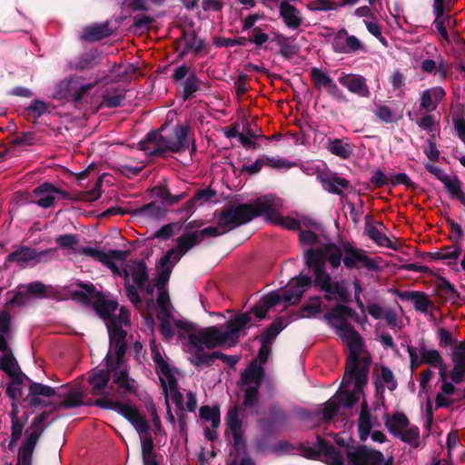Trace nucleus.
I'll list each match as a JSON object with an SVG mask.
<instances>
[{
    "label": "nucleus",
    "mask_w": 465,
    "mask_h": 465,
    "mask_svg": "<svg viewBox=\"0 0 465 465\" xmlns=\"http://www.w3.org/2000/svg\"><path fill=\"white\" fill-rule=\"evenodd\" d=\"M195 349L193 356L189 357V361L199 370L203 366H211L215 360H218V351L206 353L203 346H193Z\"/></svg>",
    "instance_id": "4c0bfd02"
},
{
    "label": "nucleus",
    "mask_w": 465,
    "mask_h": 465,
    "mask_svg": "<svg viewBox=\"0 0 465 465\" xmlns=\"http://www.w3.org/2000/svg\"><path fill=\"white\" fill-rule=\"evenodd\" d=\"M179 41L184 42V46L178 55L179 58H183L190 52H193L195 55H199L203 52L206 46L205 40L198 38L197 33L194 30L188 32L183 28Z\"/></svg>",
    "instance_id": "b1692460"
},
{
    "label": "nucleus",
    "mask_w": 465,
    "mask_h": 465,
    "mask_svg": "<svg viewBox=\"0 0 465 465\" xmlns=\"http://www.w3.org/2000/svg\"><path fill=\"white\" fill-rule=\"evenodd\" d=\"M338 81L342 86L346 87L349 92L360 97L369 98L371 96L366 79L361 74H342Z\"/></svg>",
    "instance_id": "a211bd4d"
},
{
    "label": "nucleus",
    "mask_w": 465,
    "mask_h": 465,
    "mask_svg": "<svg viewBox=\"0 0 465 465\" xmlns=\"http://www.w3.org/2000/svg\"><path fill=\"white\" fill-rule=\"evenodd\" d=\"M129 213L135 219L159 221L166 216L167 209L163 203L153 201L132 210Z\"/></svg>",
    "instance_id": "aec40b11"
},
{
    "label": "nucleus",
    "mask_w": 465,
    "mask_h": 465,
    "mask_svg": "<svg viewBox=\"0 0 465 465\" xmlns=\"http://www.w3.org/2000/svg\"><path fill=\"white\" fill-rule=\"evenodd\" d=\"M122 4L127 5L134 13L142 12L133 16L134 27L142 33L149 31L155 18L159 16L151 11L147 2H122Z\"/></svg>",
    "instance_id": "4468645a"
},
{
    "label": "nucleus",
    "mask_w": 465,
    "mask_h": 465,
    "mask_svg": "<svg viewBox=\"0 0 465 465\" xmlns=\"http://www.w3.org/2000/svg\"><path fill=\"white\" fill-rule=\"evenodd\" d=\"M188 341L192 346H204L208 350L230 345V341L225 331H222L217 326L200 329L188 335Z\"/></svg>",
    "instance_id": "9d476101"
},
{
    "label": "nucleus",
    "mask_w": 465,
    "mask_h": 465,
    "mask_svg": "<svg viewBox=\"0 0 465 465\" xmlns=\"http://www.w3.org/2000/svg\"><path fill=\"white\" fill-rule=\"evenodd\" d=\"M248 43L246 37L240 36L236 38H226L215 36L213 38V45L216 47H232V46H245Z\"/></svg>",
    "instance_id": "bf43d9fd"
},
{
    "label": "nucleus",
    "mask_w": 465,
    "mask_h": 465,
    "mask_svg": "<svg viewBox=\"0 0 465 465\" xmlns=\"http://www.w3.org/2000/svg\"><path fill=\"white\" fill-rule=\"evenodd\" d=\"M335 442L346 449L345 454L351 465H381L383 461L381 451L368 448L366 445H350L345 439L339 436H336Z\"/></svg>",
    "instance_id": "0eeeda50"
},
{
    "label": "nucleus",
    "mask_w": 465,
    "mask_h": 465,
    "mask_svg": "<svg viewBox=\"0 0 465 465\" xmlns=\"http://www.w3.org/2000/svg\"><path fill=\"white\" fill-rule=\"evenodd\" d=\"M92 304L98 316L105 320L106 322H109V320L118 308V302L114 300L105 299L102 292L96 294V299Z\"/></svg>",
    "instance_id": "2f4dec72"
},
{
    "label": "nucleus",
    "mask_w": 465,
    "mask_h": 465,
    "mask_svg": "<svg viewBox=\"0 0 465 465\" xmlns=\"http://www.w3.org/2000/svg\"><path fill=\"white\" fill-rule=\"evenodd\" d=\"M176 247L171 249L175 252L172 258L173 263H177L189 250L201 242L196 232H186L176 239Z\"/></svg>",
    "instance_id": "cd10ccee"
},
{
    "label": "nucleus",
    "mask_w": 465,
    "mask_h": 465,
    "mask_svg": "<svg viewBox=\"0 0 465 465\" xmlns=\"http://www.w3.org/2000/svg\"><path fill=\"white\" fill-rule=\"evenodd\" d=\"M174 252V250H168L160 259L161 271L157 273L156 278L152 280L158 291L165 290V286L170 280L173 267L175 264L172 260Z\"/></svg>",
    "instance_id": "bb28decb"
},
{
    "label": "nucleus",
    "mask_w": 465,
    "mask_h": 465,
    "mask_svg": "<svg viewBox=\"0 0 465 465\" xmlns=\"http://www.w3.org/2000/svg\"><path fill=\"white\" fill-rule=\"evenodd\" d=\"M94 404L104 410L114 411L125 418L130 423L134 421L141 416L139 410L130 403H124L114 401L109 398H98Z\"/></svg>",
    "instance_id": "2eb2a0df"
},
{
    "label": "nucleus",
    "mask_w": 465,
    "mask_h": 465,
    "mask_svg": "<svg viewBox=\"0 0 465 465\" xmlns=\"http://www.w3.org/2000/svg\"><path fill=\"white\" fill-rule=\"evenodd\" d=\"M306 266L312 270L313 286L324 292L323 299L329 302L341 301L349 303L351 295L345 284L333 280L326 271V262L331 269H337L341 262L348 270L365 268L371 272H379L377 262L370 258L365 250L353 246L350 242H341L340 245L329 242L319 248H310L304 253Z\"/></svg>",
    "instance_id": "f257e3e1"
},
{
    "label": "nucleus",
    "mask_w": 465,
    "mask_h": 465,
    "mask_svg": "<svg viewBox=\"0 0 465 465\" xmlns=\"http://www.w3.org/2000/svg\"><path fill=\"white\" fill-rule=\"evenodd\" d=\"M105 365L111 370L113 375V384L118 386L117 392L124 394H132L136 392L135 381L129 377V371L123 367L124 361H118L113 359L111 350L104 358Z\"/></svg>",
    "instance_id": "1a4fd4ad"
},
{
    "label": "nucleus",
    "mask_w": 465,
    "mask_h": 465,
    "mask_svg": "<svg viewBox=\"0 0 465 465\" xmlns=\"http://www.w3.org/2000/svg\"><path fill=\"white\" fill-rule=\"evenodd\" d=\"M47 111V104L39 99L34 100L30 105L26 107V112L29 115L38 119Z\"/></svg>",
    "instance_id": "774afa93"
},
{
    "label": "nucleus",
    "mask_w": 465,
    "mask_h": 465,
    "mask_svg": "<svg viewBox=\"0 0 465 465\" xmlns=\"http://www.w3.org/2000/svg\"><path fill=\"white\" fill-rule=\"evenodd\" d=\"M280 17L284 25L292 30H298L303 24L302 13L290 2H279Z\"/></svg>",
    "instance_id": "a878e982"
},
{
    "label": "nucleus",
    "mask_w": 465,
    "mask_h": 465,
    "mask_svg": "<svg viewBox=\"0 0 465 465\" xmlns=\"http://www.w3.org/2000/svg\"><path fill=\"white\" fill-rule=\"evenodd\" d=\"M11 332V315L3 310L0 312V351L7 350V337Z\"/></svg>",
    "instance_id": "37998d69"
},
{
    "label": "nucleus",
    "mask_w": 465,
    "mask_h": 465,
    "mask_svg": "<svg viewBox=\"0 0 465 465\" xmlns=\"http://www.w3.org/2000/svg\"><path fill=\"white\" fill-rule=\"evenodd\" d=\"M372 113L378 119L385 124L397 123L400 119V116H397L389 106L383 104H376Z\"/></svg>",
    "instance_id": "5fc2aeb1"
},
{
    "label": "nucleus",
    "mask_w": 465,
    "mask_h": 465,
    "mask_svg": "<svg viewBox=\"0 0 465 465\" xmlns=\"http://www.w3.org/2000/svg\"><path fill=\"white\" fill-rule=\"evenodd\" d=\"M324 313V319L336 329L337 334L346 340L350 353L346 361V376L348 381H356V389L361 391L367 385L368 374L371 363L369 354L361 356L360 352L364 345V341L360 333L349 322V319H354L357 312L341 301Z\"/></svg>",
    "instance_id": "f03ea898"
},
{
    "label": "nucleus",
    "mask_w": 465,
    "mask_h": 465,
    "mask_svg": "<svg viewBox=\"0 0 465 465\" xmlns=\"http://www.w3.org/2000/svg\"><path fill=\"white\" fill-rule=\"evenodd\" d=\"M111 370L106 366L105 369H100L93 372L88 378V383L92 386L91 393L94 396H102L108 398L110 392L106 391L111 380Z\"/></svg>",
    "instance_id": "412c9836"
},
{
    "label": "nucleus",
    "mask_w": 465,
    "mask_h": 465,
    "mask_svg": "<svg viewBox=\"0 0 465 465\" xmlns=\"http://www.w3.org/2000/svg\"><path fill=\"white\" fill-rule=\"evenodd\" d=\"M277 216L272 195H264L254 200L253 203L226 204L218 215V225L224 232L250 223L252 219L264 215Z\"/></svg>",
    "instance_id": "7ed1b4c3"
},
{
    "label": "nucleus",
    "mask_w": 465,
    "mask_h": 465,
    "mask_svg": "<svg viewBox=\"0 0 465 465\" xmlns=\"http://www.w3.org/2000/svg\"><path fill=\"white\" fill-rule=\"evenodd\" d=\"M269 420H260V424L266 428V432H272L274 424H284L287 420V414L283 408L277 402L272 403L268 409Z\"/></svg>",
    "instance_id": "72a5a7b5"
},
{
    "label": "nucleus",
    "mask_w": 465,
    "mask_h": 465,
    "mask_svg": "<svg viewBox=\"0 0 465 465\" xmlns=\"http://www.w3.org/2000/svg\"><path fill=\"white\" fill-rule=\"evenodd\" d=\"M121 272L122 275L120 276L124 277V286L126 297L130 302L137 308L142 304V299L140 297L139 292H137V288L130 282V277H132L131 270L129 271L128 269L124 268Z\"/></svg>",
    "instance_id": "79ce46f5"
},
{
    "label": "nucleus",
    "mask_w": 465,
    "mask_h": 465,
    "mask_svg": "<svg viewBox=\"0 0 465 465\" xmlns=\"http://www.w3.org/2000/svg\"><path fill=\"white\" fill-rule=\"evenodd\" d=\"M45 185H52V183L45 182V183L37 185L33 190V193L39 197V199L35 201L34 203L35 204H37L39 207L47 209L54 205V201H55V196L54 195V193L42 192V191H44L43 187H45Z\"/></svg>",
    "instance_id": "a18cd8bd"
},
{
    "label": "nucleus",
    "mask_w": 465,
    "mask_h": 465,
    "mask_svg": "<svg viewBox=\"0 0 465 465\" xmlns=\"http://www.w3.org/2000/svg\"><path fill=\"white\" fill-rule=\"evenodd\" d=\"M317 179L325 191L335 195H341L343 190L351 187L350 181L339 176L336 173L321 172L317 173Z\"/></svg>",
    "instance_id": "f3484780"
},
{
    "label": "nucleus",
    "mask_w": 465,
    "mask_h": 465,
    "mask_svg": "<svg viewBox=\"0 0 465 465\" xmlns=\"http://www.w3.org/2000/svg\"><path fill=\"white\" fill-rule=\"evenodd\" d=\"M418 350L420 355L422 358L421 361H423L424 364H429L435 368L436 366H441V362L444 361L440 352L438 350L427 349L425 341L423 339L420 341Z\"/></svg>",
    "instance_id": "ea45409f"
},
{
    "label": "nucleus",
    "mask_w": 465,
    "mask_h": 465,
    "mask_svg": "<svg viewBox=\"0 0 465 465\" xmlns=\"http://www.w3.org/2000/svg\"><path fill=\"white\" fill-rule=\"evenodd\" d=\"M409 424V419L403 412L401 411H396L393 413L391 419L387 416L385 420V426L395 437H397L398 434H401L400 429H407Z\"/></svg>",
    "instance_id": "58836bf2"
},
{
    "label": "nucleus",
    "mask_w": 465,
    "mask_h": 465,
    "mask_svg": "<svg viewBox=\"0 0 465 465\" xmlns=\"http://www.w3.org/2000/svg\"><path fill=\"white\" fill-rule=\"evenodd\" d=\"M94 87V84H80L78 77H72L63 81L59 84L58 94L61 97L74 103V106H80L85 102L89 92Z\"/></svg>",
    "instance_id": "f8f14e48"
},
{
    "label": "nucleus",
    "mask_w": 465,
    "mask_h": 465,
    "mask_svg": "<svg viewBox=\"0 0 465 465\" xmlns=\"http://www.w3.org/2000/svg\"><path fill=\"white\" fill-rule=\"evenodd\" d=\"M81 405H83V394L79 391H71L60 403V407L63 409L76 408Z\"/></svg>",
    "instance_id": "69168bd1"
},
{
    "label": "nucleus",
    "mask_w": 465,
    "mask_h": 465,
    "mask_svg": "<svg viewBox=\"0 0 465 465\" xmlns=\"http://www.w3.org/2000/svg\"><path fill=\"white\" fill-rule=\"evenodd\" d=\"M328 151L341 159H348L352 154L351 145L341 139L330 140L327 146Z\"/></svg>",
    "instance_id": "a19ab883"
},
{
    "label": "nucleus",
    "mask_w": 465,
    "mask_h": 465,
    "mask_svg": "<svg viewBox=\"0 0 465 465\" xmlns=\"http://www.w3.org/2000/svg\"><path fill=\"white\" fill-rule=\"evenodd\" d=\"M435 291L439 296L443 297L445 300L451 301L452 303H456L458 300L460 299V294L454 285L442 276L437 279Z\"/></svg>",
    "instance_id": "e433bc0d"
},
{
    "label": "nucleus",
    "mask_w": 465,
    "mask_h": 465,
    "mask_svg": "<svg viewBox=\"0 0 465 465\" xmlns=\"http://www.w3.org/2000/svg\"><path fill=\"white\" fill-rule=\"evenodd\" d=\"M444 187L452 199L460 201L465 206V193L461 189L462 183L458 176L450 177L444 183Z\"/></svg>",
    "instance_id": "49530a36"
},
{
    "label": "nucleus",
    "mask_w": 465,
    "mask_h": 465,
    "mask_svg": "<svg viewBox=\"0 0 465 465\" xmlns=\"http://www.w3.org/2000/svg\"><path fill=\"white\" fill-rule=\"evenodd\" d=\"M282 317H277L260 337L261 343L270 344L273 339L284 329Z\"/></svg>",
    "instance_id": "09e8293b"
},
{
    "label": "nucleus",
    "mask_w": 465,
    "mask_h": 465,
    "mask_svg": "<svg viewBox=\"0 0 465 465\" xmlns=\"http://www.w3.org/2000/svg\"><path fill=\"white\" fill-rule=\"evenodd\" d=\"M322 297L315 295L310 298V302L303 304L300 311L301 317H312L322 312Z\"/></svg>",
    "instance_id": "4d7b16f0"
},
{
    "label": "nucleus",
    "mask_w": 465,
    "mask_h": 465,
    "mask_svg": "<svg viewBox=\"0 0 465 465\" xmlns=\"http://www.w3.org/2000/svg\"><path fill=\"white\" fill-rule=\"evenodd\" d=\"M271 42H274L280 47L276 54L285 60H291L300 53V47L293 43V37H288L282 34L277 33L271 39Z\"/></svg>",
    "instance_id": "c756f323"
},
{
    "label": "nucleus",
    "mask_w": 465,
    "mask_h": 465,
    "mask_svg": "<svg viewBox=\"0 0 465 465\" xmlns=\"http://www.w3.org/2000/svg\"><path fill=\"white\" fill-rule=\"evenodd\" d=\"M114 30L110 28L109 21L93 24L84 28L82 39L86 42H97L111 36Z\"/></svg>",
    "instance_id": "7c9ffc66"
},
{
    "label": "nucleus",
    "mask_w": 465,
    "mask_h": 465,
    "mask_svg": "<svg viewBox=\"0 0 465 465\" xmlns=\"http://www.w3.org/2000/svg\"><path fill=\"white\" fill-rule=\"evenodd\" d=\"M124 94L115 91L114 94H110L108 91L103 95L102 104L107 108H116L121 105Z\"/></svg>",
    "instance_id": "338daca9"
},
{
    "label": "nucleus",
    "mask_w": 465,
    "mask_h": 465,
    "mask_svg": "<svg viewBox=\"0 0 465 465\" xmlns=\"http://www.w3.org/2000/svg\"><path fill=\"white\" fill-rule=\"evenodd\" d=\"M36 258V250L29 246H20L15 251L10 252L6 258L4 268H7L8 262H15L20 267H25L31 261Z\"/></svg>",
    "instance_id": "473e14b6"
},
{
    "label": "nucleus",
    "mask_w": 465,
    "mask_h": 465,
    "mask_svg": "<svg viewBox=\"0 0 465 465\" xmlns=\"http://www.w3.org/2000/svg\"><path fill=\"white\" fill-rule=\"evenodd\" d=\"M74 285L81 290L73 291L71 297L74 301L84 306H90L92 300L94 299V301L96 294L100 292L92 282H84L78 280L74 282Z\"/></svg>",
    "instance_id": "c85d7f7f"
},
{
    "label": "nucleus",
    "mask_w": 465,
    "mask_h": 465,
    "mask_svg": "<svg viewBox=\"0 0 465 465\" xmlns=\"http://www.w3.org/2000/svg\"><path fill=\"white\" fill-rule=\"evenodd\" d=\"M329 449H332L334 452L339 451L321 436H317V445L315 447H306L302 443L299 446V450L302 451V456L306 459L318 460L322 455H324L328 461L331 462L334 454H331V450Z\"/></svg>",
    "instance_id": "6ab92c4d"
},
{
    "label": "nucleus",
    "mask_w": 465,
    "mask_h": 465,
    "mask_svg": "<svg viewBox=\"0 0 465 465\" xmlns=\"http://www.w3.org/2000/svg\"><path fill=\"white\" fill-rule=\"evenodd\" d=\"M55 242L62 249L74 250L78 252L79 249H76V246L79 243V239L75 234L66 233L59 235L56 237Z\"/></svg>",
    "instance_id": "052dcab7"
},
{
    "label": "nucleus",
    "mask_w": 465,
    "mask_h": 465,
    "mask_svg": "<svg viewBox=\"0 0 465 465\" xmlns=\"http://www.w3.org/2000/svg\"><path fill=\"white\" fill-rule=\"evenodd\" d=\"M173 139L163 136L160 131H150L140 141L139 149L150 156H164L166 153H180L189 149V127L177 124L173 128Z\"/></svg>",
    "instance_id": "20e7f679"
},
{
    "label": "nucleus",
    "mask_w": 465,
    "mask_h": 465,
    "mask_svg": "<svg viewBox=\"0 0 465 465\" xmlns=\"http://www.w3.org/2000/svg\"><path fill=\"white\" fill-rule=\"evenodd\" d=\"M292 282L293 284L284 291L282 296L272 292L263 297L262 302L269 310L279 304L282 301L292 304L298 303L306 289L313 285V278L302 272L292 278Z\"/></svg>",
    "instance_id": "423d86ee"
},
{
    "label": "nucleus",
    "mask_w": 465,
    "mask_h": 465,
    "mask_svg": "<svg viewBox=\"0 0 465 465\" xmlns=\"http://www.w3.org/2000/svg\"><path fill=\"white\" fill-rule=\"evenodd\" d=\"M107 331L109 334L110 348H113L115 354V359L118 361H123L126 352V336L127 332L119 324L106 323Z\"/></svg>",
    "instance_id": "dca6fc26"
},
{
    "label": "nucleus",
    "mask_w": 465,
    "mask_h": 465,
    "mask_svg": "<svg viewBox=\"0 0 465 465\" xmlns=\"http://www.w3.org/2000/svg\"><path fill=\"white\" fill-rule=\"evenodd\" d=\"M183 100H189L200 89L201 80L194 72H191L183 82Z\"/></svg>",
    "instance_id": "de8ad7c7"
},
{
    "label": "nucleus",
    "mask_w": 465,
    "mask_h": 465,
    "mask_svg": "<svg viewBox=\"0 0 465 465\" xmlns=\"http://www.w3.org/2000/svg\"><path fill=\"white\" fill-rule=\"evenodd\" d=\"M55 394L56 391L54 388L39 382L31 381L28 388V395L25 401H28L31 407H46L47 402L45 400H42L41 396L50 398Z\"/></svg>",
    "instance_id": "4be33fe9"
},
{
    "label": "nucleus",
    "mask_w": 465,
    "mask_h": 465,
    "mask_svg": "<svg viewBox=\"0 0 465 465\" xmlns=\"http://www.w3.org/2000/svg\"><path fill=\"white\" fill-rule=\"evenodd\" d=\"M2 352L3 355L0 356V370L4 371L7 375H13V372L19 369L18 362L8 345L7 350Z\"/></svg>",
    "instance_id": "8fccbe9b"
},
{
    "label": "nucleus",
    "mask_w": 465,
    "mask_h": 465,
    "mask_svg": "<svg viewBox=\"0 0 465 465\" xmlns=\"http://www.w3.org/2000/svg\"><path fill=\"white\" fill-rule=\"evenodd\" d=\"M200 418L211 421L213 429L219 427L221 422L220 409L218 406H202L199 411Z\"/></svg>",
    "instance_id": "864d4df0"
},
{
    "label": "nucleus",
    "mask_w": 465,
    "mask_h": 465,
    "mask_svg": "<svg viewBox=\"0 0 465 465\" xmlns=\"http://www.w3.org/2000/svg\"><path fill=\"white\" fill-rule=\"evenodd\" d=\"M141 445L143 463L156 461L155 453L153 452L154 444L152 436L148 435L144 439H141Z\"/></svg>",
    "instance_id": "13d9d810"
},
{
    "label": "nucleus",
    "mask_w": 465,
    "mask_h": 465,
    "mask_svg": "<svg viewBox=\"0 0 465 465\" xmlns=\"http://www.w3.org/2000/svg\"><path fill=\"white\" fill-rule=\"evenodd\" d=\"M153 192L158 198L162 200L161 203H166L170 206L178 203L186 197L185 193L173 195L166 185H157L153 188Z\"/></svg>",
    "instance_id": "c03bdc74"
},
{
    "label": "nucleus",
    "mask_w": 465,
    "mask_h": 465,
    "mask_svg": "<svg viewBox=\"0 0 465 465\" xmlns=\"http://www.w3.org/2000/svg\"><path fill=\"white\" fill-rule=\"evenodd\" d=\"M78 253L92 257L95 261L102 262L104 266L109 268L114 275H122V272L114 261L124 262L129 255L128 251L109 250L105 252L93 247H80Z\"/></svg>",
    "instance_id": "9b49d317"
},
{
    "label": "nucleus",
    "mask_w": 465,
    "mask_h": 465,
    "mask_svg": "<svg viewBox=\"0 0 465 465\" xmlns=\"http://www.w3.org/2000/svg\"><path fill=\"white\" fill-rule=\"evenodd\" d=\"M251 321L250 312H243L226 322L224 331L230 341V346H234L238 342L240 331L244 330Z\"/></svg>",
    "instance_id": "5701e85b"
},
{
    "label": "nucleus",
    "mask_w": 465,
    "mask_h": 465,
    "mask_svg": "<svg viewBox=\"0 0 465 465\" xmlns=\"http://www.w3.org/2000/svg\"><path fill=\"white\" fill-rule=\"evenodd\" d=\"M389 183L393 186L403 184L407 189L414 192L418 189V185L404 173H399L391 175L389 179Z\"/></svg>",
    "instance_id": "e2e57ef3"
},
{
    "label": "nucleus",
    "mask_w": 465,
    "mask_h": 465,
    "mask_svg": "<svg viewBox=\"0 0 465 465\" xmlns=\"http://www.w3.org/2000/svg\"><path fill=\"white\" fill-rule=\"evenodd\" d=\"M341 405V400H330L325 402L322 417L325 421L331 420L339 412Z\"/></svg>",
    "instance_id": "680f3d73"
},
{
    "label": "nucleus",
    "mask_w": 465,
    "mask_h": 465,
    "mask_svg": "<svg viewBox=\"0 0 465 465\" xmlns=\"http://www.w3.org/2000/svg\"><path fill=\"white\" fill-rule=\"evenodd\" d=\"M131 276L133 285L139 290H143L144 285L149 282V272L147 264L144 260L134 261V266L131 268Z\"/></svg>",
    "instance_id": "c9c22d12"
},
{
    "label": "nucleus",
    "mask_w": 465,
    "mask_h": 465,
    "mask_svg": "<svg viewBox=\"0 0 465 465\" xmlns=\"http://www.w3.org/2000/svg\"><path fill=\"white\" fill-rule=\"evenodd\" d=\"M227 429L232 436V446L240 452L246 450V441L243 437L242 420L239 418V405L231 407L225 416Z\"/></svg>",
    "instance_id": "ddd939ff"
},
{
    "label": "nucleus",
    "mask_w": 465,
    "mask_h": 465,
    "mask_svg": "<svg viewBox=\"0 0 465 465\" xmlns=\"http://www.w3.org/2000/svg\"><path fill=\"white\" fill-rule=\"evenodd\" d=\"M310 77L315 88H326L333 79L318 67H312L310 72Z\"/></svg>",
    "instance_id": "6e6d98bb"
},
{
    "label": "nucleus",
    "mask_w": 465,
    "mask_h": 465,
    "mask_svg": "<svg viewBox=\"0 0 465 465\" xmlns=\"http://www.w3.org/2000/svg\"><path fill=\"white\" fill-rule=\"evenodd\" d=\"M365 232L376 244L394 249L389 237L369 223L365 224Z\"/></svg>",
    "instance_id": "603ef678"
},
{
    "label": "nucleus",
    "mask_w": 465,
    "mask_h": 465,
    "mask_svg": "<svg viewBox=\"0 0 465 465\" xmlns=\"http://www.w3.org/2000/svg\"><path fill=\"white\" fill-rule=\"evenodd\" d=\"M100 63L98 52L96 49H91L76 57L69 63L71 69L84 71L94 67Z\"/></svg>",
    "instance_id": "f704fd0d"
},
{
    "label": "nucleus",
    "mask_w": 465,
    "mask_h": 465,
    "mask_svg": "<svg viewBox=\"0 0 465 465\" xmlns=\"http://www.w3.org/2000/svg\"><path fill=\"white\" fill-rule=\"evenodd\" d=\"M265 372L262 366L257 364V361L253 360L245 368L240 376L238 381L239 387H244L243 389V400L242 407L251 409L256 415L259 411L255 409L260 403V387L262 386Z\"/></svg>",
    "instance_id": "39448f33"
},
{
    "label": "nucleus",
    "mask_w": 465,
    "mask_h": 465,
    "mask_svg": "<svg viewBox=\"0 0 465 465\" xmlns=\"http://www.w3.org/2000/svg\"><path fill=\"white\" fill-rule=\"evenodd\" d=\"M248 31L249 36L246 37V40H248V43H252L258 47L262 46L270 39L269 35L265 34L259 26H256L255 28Z\"/></svg>",
    "instance_id": "0e129e2a"
},
{
    "label": "nucleus",
    "mask_w": 465,
    "mask_h": 465,
    "mask_svg": "<svg viewBox=\"0 0 465 465\" xmlns=\"http://www.w3.org/2000/svg\"><path fill=\"white\" fill-rule=\"evenodd\" d=\"M453 369L450 372L451 381L460 384L465 380V341H460L451 354Z\"/></svg>",
    "instance_id": "393cba45"
},
{
    "label": "nucleus",
    "mask_w": 465,
    "mask_h": 465,
    "mask_svg": "<svg viewBox=\"0 0 465 465\" xmlns=\"http://www.w3.org/2000/svg\"><path fill=\"white\" fill-rule=\"evenodd\" d=\"M49 414V411H43L35 417L30 427L25 431L28 433L27 438L18 450V453H20L25 465L28 464L30 458H33L35 445L45 429L44 422L47 420Z\"/></svg>",
    "instance_id": "6e6552de"
},
{
    "label": "nucleus",
    "mask_w": 465,
    "mask_h": 465,
    "mask_svg": "<svg viewBox=\"0 0 465 465\" xmlns=\"http://www.w3.org/2000/svg\"><path fill=\"white\" fill-rule=\"evenodd\" d=\"M265 220L273 223L281 225L284 228L290 229V230H301V222L300 220L294 219V218H284L281 215V213L277 211V216L274 215H269L268 213H266Z\"/></svg>",
    "instance_id": "3c124183"
}]
</instances>
